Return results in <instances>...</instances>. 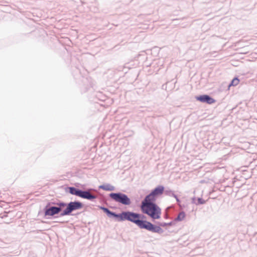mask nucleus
<instances>
[{
  "mask_svg": "<svg viewBox=\"0 0 257 257\" xmlns=\"http://www.w3.org/2000/svg\"><path fill=\"white\" fill-rule=\"evenodd\" d=\"M165 187L162 185H158L151 192L157 198L164 193Z\"/></svg>",
  "mask_w": 257,
  "mask_h": 257,
  "instance_id": "nucleus-10",
  "label": "nucleus"
},
{
  "mask_svg": "<svg viewBox=\"0 0 257 257\" xmlns=\"http://www.w3.org/2000/svg\"><path fill=\"white\" fill-rule=\"evenodd\" d=\"M8 212L5 211L3 213L1 214V215H2L1 218H4L5 217H8Z\"/></svg>",
  "mask_w": 257,
  "mask_h": 257,
  "instance_id": "nucleus-16",
  "label": "nucleus"
},
{
  "mask_svg": "<svg viewBox=\"0 0 257 257\" xmlns=\"http://www.w3.org/2000/svg\"><path fill=\"white\" fill-rule=\"evenodd\" d=\"M192 203L196 204V205H202L206 203V201L202 198L194 197L192 198Z\"/></svg>",
  "mask_w": 257,
  "mask_h": 257,
  "instance_id": "nucleus-12",
  "label": "nucleus"
},
{
  "mask_svg": "<svg viewBox=\"0 0 257 257\" xmlns=\"http://www.w3.org/2000/svg\"><path fill=\"white\" fill-rule=\"evenodd\" d=\"M64 190L66 193L75 195L90 201H94L97 198V196L90 193V191L94 190L92 188H88L84 190L73 186H67L65 187Z\"/></svg>",
  "mask_w": 257,
  "mask_h": 257,
  "instance_id": "nucleus-2",
  "label": "nucleus"
},
{
  "mask_svg": "<svg viewBox=\"0 0 257 257\" xmlns=\"http://www.w3.org/2000/svg\"><path fill=\"white\" fill-rule=\"evenodd\" d=\"M175 224L174 220H172L169 222H157V224L153 223V225L155 226V228L149 229V231L153 233H156L159 234H162L164 232V230L162 228V227H165L166 226H173Z\"/></svg>",
  "mask_w": 257,
  "mask_h": 257,
  "instance_id": "nucleus-7",
  "label": "nucleus"
},
{
  "mask_svg": "<svg viewBox=\"0 0 257 257\" xmlns=\"http://www.w3.org/2000/svg\"><path fill=\"white\" fill-rule=\"evenodd\" d=\"M63 209L60 214V216L72 215V212L75 210L81 209L84 207V204L78 200L70 201L68 203L62 201Z\"/></svg>",
  "mask_w": 257,
  "mask_h": 257,
  "instance_id": "nucleus-5",
  "label": "nucleus"
},
{
  "mask_svg": "<svg viewBox=\"0 0 257 257\" xmlns=\"http://www.w3.org/2000/svg\"><path fill=\"white\" fill-rule=\"evenodd\" d=\"M239 82V79L237 77H235L229 83L228 87H230L231 86H234L237 85L238 84Z\"/></svg>",
  "mask_w": 257,
  "mask_h": 257,
  "instance_id": "nucleus-15",
  "label": "nucleus"
},
{
  "mask_svg": "<svg viewBox=\"0 0 257 257\" xmlns=\"http://www.w3.org/2000/svg\"><path fill=\"white\" fill-rule=\"evenodd\" d=\"M140 209L143 214H147L153 220L161 218V209L156 203H149L147 205L140 206Z\"/></svg>",
  "mask_w": 257,
  "mask_h": 257,
  "instance_id": "nucleus-4",
  "label": "nucleus"
},
{
  "mask_svg": "<svg viewBox=\"0 0 257 257\" xmlns=\"http://www.w3.org/2000/svg\"><path fill=\"white\" fill-rule=\"evenodd\" d=\"M195 99L201 102L211 104L214 103L216 100L211 96L208 94H202L195 96Z\"/></svg>",
  "mask_w": 257,
  "mask_h": 257,
  "instance_id": "nucleus-8",
  "label": "nucleus"
},
{
  "mask_svg": "<svg viewBox=\"0 0 257 257\" xmlns=\"http://www.w3.org/2000/svg\"><path fill=\"white\" fill-rule=\"evenodd\" d=\"M157 197H156L151 192L147 195L142 201L140 206L147 205L149 203H156Z\"/></svg>",
  "mask_w": 257,
  "mask_h": 257,
  "instance_id": "nucleus-9",
  "label": "nucleus"
},
{
  "mask_svg": "<svg viewBox=\"0 0 257 257\" xmlns=\"http://www.w3.org/2000/svg\"><path fill=\"white\" fill-rule=\"evenodd\" d=\"M186 217V213L184 211H182L179 213L177 216L173 220L176 223L177 222L183 221Z\"/></svg>",
  "mask_w": 257,
  "mask_h": 257,
  "instance_id": "nucleus-13",
  "label": "nucleus"
},
{
  "mask_svg": "<svg viewBox=\"0 0 257 257\" xmlns=\"http://www.w3.org/2000/svg\"><path fill=\"white\" fill-rule=\"evenodd\" d=\"M100 209L102 210L106 215L110 218L113 219L117 222H122L125 220L135 224L140 229L149 231V229L155 228L153 223L147 220V216L142 213L131 211H123L117 213L110 210L104 206H99Z\"/></svg>",
  "mask_w": 257,
  "mask_h": 257,
  "instance_id": "nucleus-1",
  "label": "nucleus"
},
{
  "mask_svg": "<svg viewBox=\"0 0 257 257\" xmlns=\"http://www.w3.org/2000/svg\"><path fill=\"white\" fill-rule=\"evenodd\" d=\"M62 201L58 200L57 202H49L43 208L44 216L46 218H49L50 216L56 218L61 217L60 214L62 212L63 207Z\"/></svg>",
  "mask_w": 257,
  "mask_h": 257,
  "instance_id": "nucleus-3",
  "label": "nucleus"
},
{
  "mask_svg": "<svg viewBox=\"0 0 257 257\" xmlns=\"http://www.w3.org/2000/svg\"><path fill=\"white\" fill-rule=\"evenodd\" d=\"M175 198L176 199V202H177V203L179 205H180L181 204V200L180 199L178 198V196L177 195L176 197H175Z\"/></svg>",
  "mask_w": 257,
  "mask_h": 257,
  "instance_id": "nucleus-17",
  "label": "nucleus"
},
{
  "mask_svg": "<svg viewBox=\"0 0 257 257\" xmlns=\"http://www.w3.org/2000/svg\"><path fill=\"white\" fill-rule=\"evenodd\" d=\"M164 194L166 196H168L170 197H173L174 198L176 197L177 196V195L175 194L174 191H173L171 189H165Z\"/></svg>",
  "mask_w": 257,
  "mask_h": 257,
  "instance_id": "nucleus-14",
  "label": "nucleus"
},
{
  "mask_svg": "<svg viewBox=\"0 0 257 257\" xmlns=\"http://www.w3.org/2000/svg\"><path fill=\"white\" fill-rule=\"evenodd\" d=\"M109 198L117 203L125 206H129L131 204L132 201L128 196L121 192H111L108 195Z\"/></svg>",
  "mask_w": 257,
  "mask_h": 257,
  "instance_id": "nucleus-6",
  "label": "nucleus"
},
{
  "mask_svg": "<svg viewBox=\"0 0 257 257\" xmlns=\"http://www.w3.org/2000/svg\"><path fill=\"white\" fill-rule=\"evenodd\" d=\"M99 189H101L106 191H112L115 190V187L111 184L107 183L100 185L99 186Z\"/></svg>",
  "mask_w": 257,
  "mask_h": 257,
  "instance_id": "nucleus-11",
  "label": "nucleus"
}]
</instances>
